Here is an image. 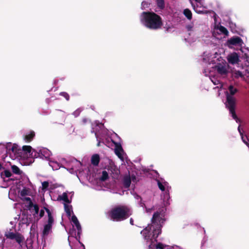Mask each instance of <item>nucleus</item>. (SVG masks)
I'll return each mask as SVG.
<instances>
[{"label": "nucleus", "mask_w": 249, "mask_h": 249, "mask_svg": "<svg viewBox=\"0 0 249 249\" xmlns=\"http://www.w3.org/2000/svg\"><path fill=\"white\" fill-rule=\"evenodd\" d=\"M158 6L161 9H162L164 7V0H157Z\"/></svg>", "instance_id": "nucleus-33"}, {"label": "nucleus", "mask_w": 249, "mask_h": 249, "mask_svg": "<svg viewBox=\"0 0 249 249\" xmlns=\"http://www.w3.org/2000/svg\"><path fill=\"white\" fill-rule=\"evenodd\" d=\"M134 197L135 198V199H140V205L142 207H145V209H146V212L147 213H151L152 211L153 210V207H148V205L147 203H144L143 202H142V199L141 198V197L137 195H134Z\"/></svg>", "instance_id": "nucleus-20"}, {"label": "nucleus", "mask_w": 249, "mask_h": 249, "mask_svg": "<svg viewBox=\"0 0 249 249\" xmlns=\"http://www.w3.org/2000/svg\"><path fill=\"white\" fill-rule=\"evenodd\" d=\"M105 142H106V144L107 146H110V144H109V140H107V141Z\"/></svg>", "instance_id": "nucleus-40"}, {"label": "nucleus", "mask_w": 249, "mask_h": 249, "mask_svg": "<svg viewBox=\"0 0 249 249\" xmlns=\"http://www.w3.org/2000/svg\"><path fill=\"white\" fill-rule=\"evenodd\" d=\"M95 135H96V138H97V139L98 140V137L97 134L96 133H95Z\"/></svg>", "instance_id": "nucleus-43"}, {"label": "nucleus", "mask_w": 249, "mask_h": 249, "mask_svg": "<svg viewBox=\"0 0 249 249\" xmlns=\"http://www.w3.org/2000/svg\"><path fill=\"white\" fill-rule=\"evenodd\" d=\"M130 223L131 225H133V220L132 219H130Z\"/></svg>", "instance_id": "nucleus-42"}, {"label": "nucleus", "mask_w": 249, "mask_h": 249, "mask_svg": "<svg viewBox=\"0 0 249 249\" xmlns=\"http://www.w3.org/2000/svg\"><path fill=\"white\" fill-rule=\"evenodd\" d=\"M64 209L67 216L70 218L72 213V207L70 203H64Z\"/></svg>", "instance_id": "nucleus-24"}, {"label": "nucleus", "mask_w": 249, "mask_h": 249, "mask_svg": "<svg viewBox=\"0 0 249 249\" xmlns=\"http://www.w3.org/2000/svg\"><path fill=\"white\" fill-rule=\"evenodd\" d=\"M238 130L241 136V138L242 140V141L243 142L247 145V146L249 148V140L248 138L246 136H244L243 134V133L241 132V129H240V126L239 125L238 127Z\"/></svg>", "instance_id": "nucleus-27"}, {"label": "nucleus", "mask_w": 249, "mask_h": 249, "mask_svg": "<svg viewBox=\"0 0 249 249\" xmlns=\"http://www.w3.org/2000/svg\"><path fill=\"white\" fill-rule=\"evenodd\" d=\"M227 59L228 62L231 65L238 64L240 62L239 55L235 52L229 54Z\"/></svg>", "instance_id": "nucleus-16"}, {"label": "nucleus", "mask_w": 249, "mask_h": 249, "mask_svg": "<svg viewBox=\"0 0 249 249\" xmlns=\"http://www.w3.org/2000/svg\"><path fill=\"white\" fill-rule=\"evenodd\" d=\"M221 57L220 54L217 52L206 51L200 56L199 60L202 65L213 66Z\"/></svg>", "instance_id": "nucleus-8"}, {"label": "nucleus", "mask_w": 249, "mask_h": 249, "mask_svg": "<svg viewBox=\"0 0 249 249\" xmlns=\"http://www.w3.org/2000/svg\"><path fill=\"white\" fill-rule=\"evenodd\" d=\"M235 76L237 77L243 76V74H242V72H240V71H236L235 72Z\"/></svg>", "instance_id": "nucleus-37"}, {"label": "nucleus", "mask_w": 249, "mask_h": 249, "mask_svg": "<svg viewBox=\"0 0 249 249\" xmlns=\"http://www.w3.org/2000/svg\"><path fill=\"white\" fill-rule=\"evenodd\" d=\"M11 175V173L8 170H4L1 173L0 187L7 188L12 185L9 192V197L12 195L18 196L23 200L31 202V199L28 196L32 194V185L29 179L26 178L21 181L14 180L9 178Z\"/></svg>", "instance_id": "nucleus-2"}, {"label": "nucleus", "mask_w": 249, "mask_h": 249, "mask_svg": "<svg viewBox=\"0 0 249 249\" xmlns=\"http://www.w3.org/2000/svg\"><path fill=\"white\" fill-rule=\"evenodd\" d=\"M229 90L230 93L227 91H225L227 98L226 106L229 109L230 113L231 114L233 119H234L237 123H239L240 122V120L237 118L234 110L235 106V99L233 97V95L235 94L237 90L232 86H230L229 87Z\"/></svg>", "instance_id": "nucleus-7"}, {"label": "nucleus", "mask_w": 249, "mask_h": 249, "mask_svg": "<svg viewBox=\"0 0 249 249\" xmlns=\"http://www.w3.org/2000/svg\"><path fill=\"white\" fill-rule=\"evenodd\" d=\"M50 184L48 181H44L42 182V190L43 192H45L47 190L50 189Z\"/></svg>", "instance_id": "nucleus-32"}, {"label": "nucleus", "mask_w": 249, "mask_h": 249, "mask_svg": "<svg viewBox=\"0 0 249 249\" xmlns=\"http://www.w3.org/2000/svg\"><path fill=\"white\" fill-rule=\"evenodd\" d=\"M23 152L26 154V157L28 158H40L48 159L51 155V151L44 147H37L33 149L31 146L25 145L22 147Z\"/></svg>", "instance_id": "nucleus-6"}, {"label": "nucleus", "mask_w": 249, "mask_h": 249, "mask_svg": "<svg viewBox=\"0 0 249 249\" xmlns=\"http://www.w3.org/2000/svg\"><path fill=\"white\" fill-rule=\"evenodd\" d=\"M81 111V110L80 109H77V110H76L73 113V115L75 116V117H77L78 116H79V115L80 114V112Z\"/></svg>", "instance_id": "nucleus-35"}, {"label": "nucleus", "mask_w": 249, "mask_h": 249, "mask_svg": "<svg viewBox=\"0 0 249 249\" xmlns=\"http://www.w3.org/2000/svg\"><path fill=\"white\" fill-rule=\"evenodd\" d=\"M131 180L134 181L136 180L135 176H132L131 177L129 176H126L124 178V184L126 188H128L130 186Z\"/></svg>", "instance_id": "nucleus-21"}, {"label": "nucleus", "mask_w": 249, "mask_h": 249, "mask_svg": "<svg viewBox=\"0 0 249 249\" xmlns=\"http://www.w3.org/2000/svg\"><path fill=\"white\" fill-rule=\"evenodd\" d=\"M141 23L146 28L157 30L160 29L162 25L161 18L154 12H142L140 17Z\"/></svg>", "instance_id": "nucleus-4"}, {"label": "nucleus", "mask_w": 249, "mask_h": 249, "mask_svg": "<svg viewBox=\"0 0 249 249\" xmlns=\"http://www.w3.org/2000/svg\"><path fill=\"white\" fill-rule=\"evenodd\" d=\"M73 196L72 192H65L61 195H59L57 198L58 200H62L64 203L68 204L71 202V196Z\"/></svg>", "instance_id": "nucleus-17"}, {"label": "nucleus", "mask_w": 249, "mask_h": 249, "mask_svg": "<svg viewBox=\"0 0 249 249\" xmlns=\"http://www.w3.org/2000/svg\"><path fill=\"white\" fill-rule=\"evenodd\" d=\"M35 134V132L34 131H30L28 133H27L24 137V140L26 142H31L33 138L34 137Z\"/></svg>", "instance_id": "nucleus-26"}, {"label": "nucleus", "mask_w": 249, "mask_h": 249, "mask_svg": "<svg viewBox=\"0 0 249 249\" xmlns=\"http://www.w3.org/2000/svg\"><path fill=\"white\" fill-rule=\"evenodd\" d=\"M192 28H193V27H192V26H187V29H188V30H191L192 29Z\"/></svg>", "instance_id": "nucleus-41"}, {"label": "nucleus", "mask_w": 249, "mask_h": 249, "mask_svg": "<svg viewBox=\"0 0 249 249\" xmlns=\"http://www.w3.org/2000/svg\"><path fill=\"white\" fill-rule=\"evenodd\" d=\"M211 68L212 70H210L209 69H205L204 70V73L206 76H209L210 79L213 83L214 85H218V86L214 89H219L220 90L222 89H226L225 85L219 82V80L216 79L214 77V72L213 71H215L217 72L221 75H226L229 72L230 67L227 64L226 61L221 56L217 62L213 66H212Z\"/></svg>", "instance_id": "nucleus-3"}, {"label": "nucleus", "mask_w": 249, "mask_h": 249, "mask_svg": "<svg viewBox=\"0 0 249 249\" xmlns=\"http://www.w3.org/2000/svg\"><path fill=\"white\" fill-rule=\"evenodd\" d=\"M244 45L243 40L240 37L237 36L230 38L226 43V45L229 48L241 51Z\"/></svg>", "instance_id": "nucleus-12"}, {"label": "nucleus", "mask_w": 249, "mask_h": 249, "mask_svg": "<svg viewBox=\"0 0 249 249\" xmlns=\"http://www.w3.org/2000/svg\"><path fill=\"white\" fill-rule=\"evenodd\" d=\"M60 94L61 96H63L64 98H65L67 100H69V95L67 93H66V92H61L60 93Z\"/></svg>", "instance_id": "nucleus-34"}, {"label": "nucleus", "mask_w": 249, "mask_h": 249, "mask_svg": "<svg viewBox=\"0 0 249 249\" xmlns=\"http://www.w3.org/2000/svg\"><path fill=\"white\" fill-rule=\"evenodd\" d=\"M99 145H100V142H98V146H99Z\"/></svg>", "instance_id": "nucleus-45"}, {"label": "nucleus", "mask_w": 249, "mask_h": 249, "mask_svg": "<svg viewBox=\"0 0 249 249\" xmlns=\"http://www.w3.org/2000/svg\"><path fill=\"white\" fill-rule=\"evenodd\" d=\"M10 164H11V162L10 163ZM11 165V169H12V172L16 174H18V175H20L21 174V171L19 169V168L15 165Z\"/></svg>", "instance_id": "nucleus-30"}, {"label": "nucleus", "mask_w": 249, "mask_h": 249, "mask_svg": "<svg viewBox=\"0 0 249 249\" xmlns=\"http://www.w3.org/2000/svg\"><path fill=\"white\" fill-rule=\"evenodd\" d=\"M194 10L198 14L208 13L207 7L205 5L204 0H189Z\"/></svg>", "instance_id": "nucleus-13"}, {"label": "nucleus", "mask_w": 249, "mask_h": 249, "mask_svg": "<svg viewBox=\"0 0 249 249\" xmlns=\"http://www.w3.org/2000/svg\"><path fill=\"white\" fill-rule=\"evenodd\" d=\"M71 220L73 223V226H75L77 229L78 234H79L80 231L81 230V228L77 218L75 215H73L71 217Z\"/></svg>", "instance_id": "nucleus-22"}, {"label": "nucleus", "mask_w": 249, "mask_h": 249, "mask_svg": "<svg viewBox=\"0 0 249 249\" xmlns=\"http://www.w3.org/2000/svg\"><path fill=\"white\" fill-rule=\"evenodd\" d=\"M183 14L189 20H191L192 19V14L191 11L189 9H184L183 11Z\"/></svg>", "instance_id": "nucleus-29"}, {"label": "nucleus", "mask_w": 249, "mask_h": 249, "mask_svg": "<svg viewBox=\"0 0 249 249\" xmlns=\"http://www.w3.org/2000/svg\"><path fill=\"white\" fill-rule=\"evenodd\" d=\"M148 3L146 1H143L142 3V9H145L148 7Z\"/></svg>", "instance_id": "nucleus-36"}, {"label": "nucleus", "mask_w": 249, "mask_h": 249, "mask_svg": "<svg viewBox=\"0 0 249 249\" xmlns=\"http://www.w3.org/2000/svg\"><path fill=\"white\" fill-rule=\"evenodd\" d=\"M20 222L22 224H29V222H28V220L27 218H25V219L23 218L22 221H20Z\"/></svg>", "instance_id": "nucleus-38"}, {"label": "nucleus", "mask_w": 249, "mask_h": 249, "mask_svg": "<svg viewBox=\"0 0 249 249\" xmlns=\"http://www.w3.org/2000/svg\"><path fill=\"white\" fill-rule=\"evenodd\" d=\"M221 35H224L223 37H226L229 35V32L227 29L221 25L215 26L213 32V36L214 37L220 39L222 38Z\"/></svg>", "instance_id": "nucleus-14"}, {"label": "nucleus", "mask_w": 249, "mask_h": 249, "mask_svg": "<svg viewBox=\"0 0 249 249\" xmlns=\"http://www.w3.org/2000/svg\"><path fill=\"white\" fill-rule=\"evenodd\" d=\"M109 139L111 142L114 144V146L120 145L121 144V141L120 138L118 135L115 133H112Z\"/></svg>", "instance_id": "nucleus-19"}, {"label": "nucleus", "mask_w": 249, "mask_h": 249, "mask_svg": "<svg viewBox=\"0 0 249 249\" xmlns=\"http://www.w3.org/2000/svg\"><path fill=\"white\" fill-rule=\"evenodd\" d=\"M114 152L118 158L121 160L123 161L125 157V154L122 148L121 144L115 146Z\"/></svg>", "instance_id": "nucleus-18"}, {"label": "nucleus", "mask_w": 249, "mask_h": 249, "mask_svg": "<svg viewBox=\"0 0 249 249\" xmlns=\"http://www.w3.org/2000/svg\"><path fill=\"white\" fill-rule=\"evenodd\" d=\"M49 165L50 166L52 167V169L53 170H58L61 166L60 165V164L58 162L54 161H50L49 162Z\"/></svg>", "instance_id": "nucleus-28"}, {"label": "nucleus", "mask_w": 249, "mask_h": 249, "mask_svg": "<svg viewBox=\"0 0 249 249\" xmlns=\"http://www.w3.org/2000/svg\"><path fill=\"white\" fill-rule=\"evenodd\" d=\"M131 214L130 211L127 207H117L112 209L110 213V218L115 221H121L126 219Z\"/></svg>", "instance_id": "nucleus-9"}, {"label": "nucleus", "mask_w": 249, "mask_h": 249, "mask_svg": "<svg viewBox=\"0 0 249 249\" xmlns=\"http://www.w3.org/2000/svg\"><path fill=\"white\" fill-rule=\"evenodd\" d=\"M108 178V173L106 170L102 171V175L100 178V179L101 181H105L107 180Z\"/></svg>", "instance_id": "nucleus-31"}, {"label": "nucleus", "mask_w": 249, "mask_h": 249, "mask_svg": "<svg viewBox=\"0 0 249 249\" xmlns=\"http://www.w3.org/2000/svg\"><path fill=\"white\" fill-rule=\"evenodd\" d=\"M220 95V90H218V95L219 96Z\"/></svg>", "instance_id": "nucleus-44"}, {"label": "nucleus", "mask_w": 249, "mask_h": 249, "mask_svg": "<svg viewBox=\"0 0 249 249\" xmlns=\"http://www.w3.org/2000/svg\"><path fill=\"white\" fill-rule=\"evenodd\" d=\"M107 170L110 173L115 175H117L119 173L118 168L113 163H110Z\"/></svg>", "instance_id": "nucleus-23"}, {"label": "nucleus", "mask_w": 249, "mask_h": 249, "mask_svg": "<svg viewBox=\"0 0 249 249\" xmlns=\"http://www.w3.org/2000/svg\"><path fill=\"white\" fill-rule=\"evenodd\" d=\"M19 149L18 146L11 142L0 143V158L2 160L10 163V159L16 160L18 158Z\"/></svg>", "instance_id": "nucleus-5"}, {"label": "nucleus", "mask_w": 249, "mask_h": 249, "mask_svg": "<svg viewBox=\"0 0 249 249\" xmlns=\"http://www.w3.org/2000/svg\"><path fill=\"white\" fill-rule=\"evenodd\" d=\"M100 161V157L98 154H94L91 158V162L94 165H97Z\"/></svg>", "instance_id": "nucleus-25"}, {"label": "nucleus", "mask_w": 249, "mask_h": 249, "mask_svg": "<svg viewBox=\"0 0 249 249\" xmlns=\"http://www.w3.org/2000/svg\"><path fill=\"white\" fill-rule=\"evenodd\" d=\"M166 209L162 208L155 213L152 219V223L144 229L141 234L149 249H182L179 246H168L160 243H157V238L161 233V228L165 220Z\"/></svg>", "instance_id": "nucleus-1"}, {"label": "nucleus", "mask_w": 249, "mask_h": 249, "mask_svg": "<svg viewBox=\"0 0 249 249\" xmlns=\"http://www.w3.org/2000/svg\"><path fill=\"white\" fill-rule=\"evenodd\" d=\"M45 210L48 214L47 223L44 224L42 231V237L45 239L51 232L52 226L53 223V218L50 211L46 208Z\"/></svg>", "instance_id": "nucleus-11"}, {"label": "nucleus", "mask_w": 249, "mask_h": 249, "mask_svg": "<svg viewBox=\"0 0 249 249\" xmlns=\"http://www.w3.org/2000/svg\"><path fill=\"white\" fill-rule=\"evenodd\" d=\"M164 28L166 29V31H168L169 30V29L171 28V27H170L169 26L166 25L164 27Z\"/></svg>", "instance_id": "nucleus-39"}, {"label": "nucleus", "mask_w": 249, "mask_h": 249, "mask_svg": "<svg viewBox=\"0 0 249 249\" xmlns=\"http://www.w3.org/2000/svg\"><path fill=\"white\" fill-rule=\"evenodd\" d=\"M5 236L7 238L15 240L21 247L24 241V237L18 232L9 231L5 233Z\"/></svg>", "instance_id": "nucleus-15"}, {"label": "nucleus", "mask_w": 249, "mask_h": 249, "mask_svg": "<svg viewBox=\"0 0 249 249\" xmlns=\"http://www.w3.org/2000/svg\"><path fill=\"white\" fill-rule=\"evenodd\" d=\"M157 184L159 189L163 192L162 199L164 205H168V201L170 199L169 191L171 187L169 186L168 183L163 179L157 180Z\"/></svg>", "instance_id": "nucleus-10"}]
</instances>
